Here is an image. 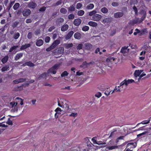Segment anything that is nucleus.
Here are the masks:
<instances>
[{
    "mask_svg": "<svg viewBox=\"0 0 151 151\" xmlns=\"http://www.w3.org/2000/svg\"><path fill=\"white\" fill-rule=\"evenodd\" d=\"M82 6V4L80 3H78L76 5V8L77 9H80Z\"/></svg>",
    "mask_w": 151,
    "mask_h": 151,
    "instance_id": "052dcab7",
    "label": "nucleus"
},
{
    "mask_svg": "<svg viewBox=\"0 0 151 151\" xmlns=\"http://www.w3.org/2000/svg\"><path fill=\"white\" fill-rule=\"evenodd\" d=\"M134 82V80L131 79H125L123 81V84L124 83L127 87L129 84Z\"/></svg>",
    "mask_w": 151,
    "mask_h": 151,
    "instance_id": "0eeeda50",
    "label": "nucleus"
},
{
    "mask_svg": "<svg viewBox=\"0 0 151 151\" xmlns=\"http://www.w3.org/2000/svg\"><path fill=\"white\" fill-rule=\"evenodd\" d=\"M31 12V11L29 9H25L22 12L24 16L26 17L29 15Z\"/></svg>",
    "mask_w": 151,
    "mask_h": 151,
    "instance_id": "9d476101",
    "label": "nucleus"
},
{
    "mask_svg": "<svg viewBox=\"0 0 151 151\" xmlns=\"http://www.w3.org/2000/svg\"><path fill=\"white\" fill-rule=\"evenodd\" d=\"M128 46H124L122 47L121 50V52L123 53L128 52L129 50V49H128Z\"/></svg>",
    "mask_w": 151,
    "mask_h": 151,
    "instance_id": "f8f14e48",
    "label": "nucleus"
},
{
    "mask_svg": "<svg viewBox=\"0 0 151 151\" xmlns=\"http://www.w3.org/2000/svg\"><path fill=\"white\" fill-rule=\"evenodd\" d=\"M81 22V20L79 18L75 19L74 20L73 23L76 26H78L80 24Z\"/></svg>",
    "mask_w": 151,
    "mask_h": 151,
    "instance_id": "ddd939ff",
    "label": "nucleus"
},
{
    "mask_svg": "<svg viewBox=\"0 0 151 151\" xmlns=\"http://www.w3.org/2000/svg\"><path fill=\"white\" fill-rule=\"evenodd\" d=\"M136 146L137 143L136 142L129 143L127 144L125 150L126 151H132L133 149L135 148Z\"/></svg>",
    "mask_w": 151,
    "mask_h": 151,
    "instance_id": "f03ea898",
    "label": "nucleus"
},
{
    "mask_svg": "<svg viewBox=\"0 0 151 151\" xmlns=\"http://www.w3.org/2000/svg\"><path fill=\"white\" fill-rule=\"evenodd\" d=\"M101 11L103 13L106 14L108 13V9L106 7H103L101 9Z\"/></svg>",
    "mask_w": 151,
    "mask_h": 151,
    "instance_id": "473e14b6",
    "label": "nucleus"
},
{
    "mask_svg": "<svg viewBox=\"0 0 151 151\" xmlns=\"http://www.w3.org/2000/svg\"><path fill=\"white\" fill-rule=\"evenodd\" d=\"M6 123L9 125H12L13 124L12 122V121L10 119V118H8V120L6 122Z\"/></svg>",
    "mask_w": 151,
    "mask_h": 151,
    "instance_id": "864d4df0",
    "label": "nucleus"
},
{
    "mask_svg": "<svg viewBox=\"0 0 151 151\" xmlns=\"http://www.w3.org/2000/svg\"><path fill=\"white\" fill-rule=\"evenodd\" d=\"M74 15L73 14H71L69 15L68 18L70 19H73L74 18Z\"/></svg>",
    "mask_w": 151,
    "mask_h": 151,
    "instance_id": "69168bd1",
    "label": "nucleus"
},
{
    "mask_svg": "<svg viewBox=\"0 0 151 151\" xmlns=\"http://www.w3.org/2000/svg\"><path fill=\"white\" fill-rule=\"evenodd\" d=\"M89 29V27L88 26H85L82 28V30L84 31H87Z\"/></svg>",
    "mask_w": 151,
    "mask_h": 151,
    "instance_id": "3c124183",
    "label": "nucleus"
},
{
    "mask_svg": "<svg viewBox=\"0 0 151 151\" xmlns=\"http://www.w3.org/2000/svg\"><path fill=\"white\" fill-rule=\"evenodd\" d=\"M101 18L102 16L101 15L96 14L92 16V20L97 22L99 21Z\"/></svg>",
    "mask_w": 151,
    "mask_h": 151,
    "instance_id": "20e7f679",
    "label": "nucleus"
},
{
    "mask_svg": "<svg viewBox=\"0 0 151 151\" xmlns=\"http://www.w3.org/2000/svg\"><path fill=\"white\" fill-rule=\"evenodd\" d=\"M94 5L93 4H88L87 7L86 9L88 10H91L93 8Z\"/></svg>",
    "mask_w": 151,
    "mask_h": 151,
    "instance_id": "7c9ffc66",
    "label": "nucleus"
},
{
    "mask_svg": "<svg viewBox=\"0 0 151 151\" xmlns=\"http://www.w3.org/2000/svg\"><path fill=\"white\" fill-rule=\"evenodd\" d=\"M111 5L114 6H116L118 5L119 4L116 2H113L111 4Z\"/></svg>",
    "mask_w": 151,
    "mask_h": 151,
    "instance_id": "774afa93",
    "label": "nucleus"
},
{
    "mask_svg": "<svg viewBox=\"0 0 151 151\" xmlns=\"http://www.w3.org/2000/svg\"><path fill=\"white\" fill-rule=\"evenodd\" d=\"M20 36V34L18 32H17L15 33L14 36V38L15 39H17Z\"/></svg>",
    "mask_w": 151,
    "mask_h": 151,
    "instance_id": "c03bdc74",
    "label": "nucleus"
},
{
    "mask_svg": "<svg viewBox=\"0 0 151 151\" xmlns=\"http://www.w3.org/2000/svg\"><path fill=\"white\" fill-rule=\"evenodd\" d=\"M23 56V53H19L17 54L14 57V59L16 60H17L20 58H21Z\"/></svg>",
    "mask_w": 151,
    "mask_h": 151,
    "instance_id": "5701e85b",
    "label": "nucleus"
},
{
    "mask_svg": "<svg viewBox=\"0 0 151 151\" xmlns=\"http://www.w3.org/2000/svg\"><path fill=\"white\" fill-rule=\"evenodd\" d=\"M140 20H139L138 18H136L134 20H133V23L134 24H136L137 23H139L141 22H140Z\"/></svg>",
    "mask_w": 151,
    "mask_h": 151,
    "instance_id": "a19ab883",
    "label": "nucleus"
},
{
    "mask_svg": "<svg viewBox=\"0 0 151 151\" xmlns=\"http://www.w3.org/2000/svg\"><path fill=\"white\" fill-rule=\"evenodd\" d=\"M64 48L63 47H60L58 48V53L60 54H61L63 53Z\"/></svg>",
    "mask_w": 151,
    "mask_h": 151,
    "instance_id": "c756f323",
    "label": "nucleus"
},
{
    "mask_svg": "<svg viewBox=\"0 0 151 151\" xmlns=\"http://www.w3.org/2000/svg\"><path fill=\"white\" fill-rule=\"evenodd\" d=\"M73 33L74 32L73 31H71L69 32L65 37L66 39L68 40L70 39V37L72 36Z\"/></svg>",
    "mask_w": 151,
    "mask_h": 151,
    "instance_id": "b1692460",
    "label": "nucleus"
},
{
    "mask_svg": "<svg viewBox=\"0 0 151 151\" xmlns=\"http://www.w3.org/2000/svg\"><path fill=\"white\" fill-rule=\"evenodd\" d=\"M18 47V45L14 46L10 48L9 50V52H12L13 50H15L16 48H17Z\"/></svg>",
    "mask_w": 151,
    "mask_h": 151,
    "instance_id": "c9c22d12",
    "label": "nucleus"
},
{
    "mask_svg": "<svg viewBox=\"0 0 151 151\" xmlns=\"http://www.w3.org/2000/svg\"><path fill=\"white\" fill-rule=\"evenodd\" d=\"M120 89L119 88V86H116L114 89V90L113 91L111 94L113 93L115 91V92H120Z\"/></svg>",
    "mask_w": 151,
    "mask_h": 151,
    "instance_id": "72a5a7b5",
    "label": "nucleus"
},
{
    "mask_svg": "<svg viewBox=\"0 0 151 151\" xmlns=\"http://www.w3.org/2000/svg\"><path fill=\"white\" fill-rule=\"evenodd\" d=\"M17 104V102H11L10 103V106L14 108L13 109L14 112L17 111L18 110Z\"/></svg>",
    "mask_w": 151,
    "mask_h": 151,
    "instance_id": "39448f33",
    "label": "nucleus"
},
{
    "mask_svg": "<svg viewBox=\"0 0 151 151\" xmlns=\"http://www.w3.org/2000/svg\"><path fill=\"white\" fill-rule=\"evenodd\" d=\"M118 147V146L117 145H113L111 146H109L107 148L109 150H115L117 149Z\"/></svg>",
    "mask_w": 151,
    "mask_h": 151,
    "instance_id": "cd10ccee",
    "label": "nucleus"
},
{
    "mask_svg": "<svg viewBox=\"0 0 151 151\" xmlns=\"http://www.w3.org/2000/svg\"><path fill=\"white\" fill-rule=\"evenodd\" d=\"M60 12L62 14H65L67 12V10L64 8H62L60 10Z\"/></svg>",
    "mask_w": 151,
    "mask_h": 151,
    "instance_id": "e433bc0d",
    "label": "nucleus"
},
{
    "mask_svg": "<svg viewBox=\"0 0 151 151\" xmlns=\"http://www.w3.org/2000/svg\"><path fill=\"white\" fill-rule=\"evenodd\" d=\"M48 73H45L41 74L38 78L39 80L41 79L42 78H46Z\"/></svg>",
    "mask_w": 151,
    "mask_h": 151,
    "instance_id": "bb28decb",
    "label": "nucleus"
},
{
    "mask_svg": "<svg viewBox=\"0 0 151 151\" xmlns=\"http://www.w3.org/2000/svg\"><path fill=\"white\" fill-rule=\"evenodd\" d=\"M78 113H74L72 112L71 114L69 115V116H72L73 117H75L77 116Z\"/></svg>",
    "mask_w": 151,
    "mask_h": 151,
    "instance_id": "a18cd8bd",
    "label": "nucleus"
},
{
    "mask_svg": "<svg viewBox=\"0 0 151 151\" xmlns=\"http://www.w3.org/2000/svg\"><path fill=\"white\" fill-rule=\"evenodd\" d=\"M84 14V12L83 10H80L78 11V15L79 16H82Z\"/></svg>",
    "mask_w": 151,
    "mask_h": 151,
    "instance_id": "79ce46f5",
    "label": "nucleus"
},
{
    "mask_svg": "<svg viewBox=\"0 0 151 151\" xmlns=\"http://www.w3.org/2000/svg\"><path fill=\"white\" fill-rule=\"evenodd\" d=\"M30 46L31 44L29 43L25 44V45H23L20 48V50H23L25 49L28 47H30Z\"/></svg>",
    "mask_w": 151,
    "mask_h": 151,
    "instance_id": "a878e982",
    "label": "nucleus"
},
{
    "mask_svg": "<svg viewBox=\"0 0 151 151\" xmlns=\"http://www.w3.org/2000/svg\"><path fill=\"white\" fill-rule=\"evenodd\" d=\"M73 45L72 43L66 44L64 45L66 49H68L72 47Z\"/></svg>",
    "mask_w": 151,
    "mask_h": 151,
    "instance_id": "f704fd0d",
    "label": "nucleus"
},
{
    "mask_svg": "<svg viewBox=\"0 0 151 151\" xmlns=\"http://www.w3.org/2000/svg\"><path fill=\"white\" fill-rule=\"evenodd\" d=\"M122 83L123 81L121 83L120 85L119 86V88L120 89V91L125 89L127 88V87L124 84H124H123Z\"/></svg>",
    "mask_w": 151,
    "mask_h": 151,
    "instance_id": "412c9836",
    "label": "nucleus"
},
{
    "mask_svg": "<svg viewBox=\"0 0 151 151\" xmlns=\"http://www.w3.org/2000/svg\"><path fill=\"white\" fill-rule=\"evenodd\" d=\"M139 1V0H130V4H137L138 3Z\"/></svg>",
    "mask_w": 151,
    "mask_h": 151,
    "instance_id": "58836bf2",
    "label": "nucleus"
},
{
    "mask_svg": "<svg viewBox=\"0 0 151 151\" xmlns=\"http://www.w3.org/2000/svg\"><path fill=\"white\" fill-rule=\"evenodd\" d=\"M85 45L86 48L88 49H90L92 47V45L90 43H86Z\"/></svg>",
    "mask_w": 151,
    "mask_h": 151,
    "instance_id": "8fccbe9b",
    "label": "nucleus"
},
{
    "mask_svg": "<svg viewBox=\"0 0 151 151\" xmlns=\"http://www.w3.org/2000/svg\"><path fill=\"white\" fill-rule=\"evenodd\" d=\"M97 13V11L96 10H94L89 13V15L90 16H93Z\"/></svg>",
    "mask_w": 151,
    "mask_h": 151,
    "instance_id": "ea45409f",
    "label": "nucleus"
},
{
    "mask_svg": "<svg viewBox=\"0 0 151 151\" xmlns=\"http://www.w3.org/2000/svg\"><path fill=\"white\" fill-rule=\"evenodd\" d=\"M60 43V40H56L53 42L51 46V47H52L53 49L55 47L58 45H59Z\"/></svg>",
    "mask_w": 151,
    "mask_h": 151,
    "instance_id": "1a4fd4ad",
    "label": "nucleus"
},
{
    "mask_svg": "<svg viewBox=\"0 0 151 151\" xmlns=\"http://www.w3.org/2000/svg\"><path fill=\"white\" fill-rule=\"evenodd\" d=\"M23 65L24 66L27 65L30 67H33L34 66V64L30 61L26 62L24 64H23Z\"/></svg>",
    "mask_w": 151,
    "mask_h": 151,
    "instance_id": "c85d7f7f",
    "label": "nucleus"
},
{
    "mask_svg": "<svg viewBox=\"0 0 151 151\" xmlns=\"http://www.w3.org/2000/svg\"><path fill=\"white\" fill-rule=\"evenodd\" d=\"M69 27L68 25L67 24L63 25L61 27V30L62 31L64 32L66 31Z\"/></svg>",
    "mask_w": 151,
    "mask_h": 151,
    "instance_id": "6ab92c4d",
    "label": "nucleus"
},
{
    "mask_svg": "<svg viewBox=\"0 0 151 151\" xmlns=\"http://www.w3.org/2000/svg\"><path fill=\"white\" fill-rule=\"evenodd\" d=\"M133 9L134 11L135 12L136 14H137V9L135 6H134L133 7Z\"/></svg>",
    "mask_w": 151,
    "mask_h": 151,
    "instance_id": "338daca9",
    "label": "nucleus"
},
{
    "mask_svg": "<svg viewBox=\"0 0 151 151\" xmlns=\"http://www.w3.org/2000/svg\"><path fill=\"white\" fill-rule=\"evenodd\" d=\"M15 101H16L17 103H20V104L22 105L23 104V100L19 97H17L15 99Z\"/></svg>",
    "mask_w": 151,
    "mask_h": 151,
    "instance_id": "f3484780",
    "label": "nucleus"
},
{
    "mask_svg": "<svg viewBox=\"0 0 151 151\" xmlns=\"http://www.w3.org/2000/svg\"><path fill=\"white\" fill-rule=\"evenodd\" d=\"M111 21V18H106L104 19L102 21V22L104 24L108 23Z\"/></svg>",
    "mask_w": 151,
    "mask_h": 151,
    "instance_id": "dca6fc26",
    "label": "nucleus"
},
{
    "mask_svg": "<svg viewBox=\"0 0 151 151\" xmlns=\"http://www.w3.org/2000/svg\"><path fill=\"white\" fill-rule=\"evenodd\" d=\"M147 32V30L146 29H142L141 31H140L141 35H143L145 34Z\"/></svg>",
    "mask_w": 151,
    "mask_h": 151,
    "instance_id": "603ef678",
    "label": "nucleus"
},
{
    "mask_svg": "<svg viewBox=\"0 0 151 151\" xmlns=\"http://www.w3.org/2000/svg\"><path fill=\"white\" fill-rule=\"evenodd\" d=\"M135 31L136 32L134 33V35H136L138 33H139L140 32V31L137 29H136Z\"/></svg>",
    "mask_w": 151,
    "mask_h": 151,
    "instance_id": "0e129e2a",
    "label": "nucleus"
},
{
    "mask_svg": "<svg viewBox=\"0 0 151 151\" xmlns=\"http://www.w3.org/2000/svg\"><path fill=\"white\" fill-rule=\"evenodd\" d=\"M88 24L92 27H96L98 25L97 23L93 21H90L88 22Z\"/></svg>",
    "mask_w": 151,
    "mask_h": 151,
    "instance_id": "aec40b11",
    "label": "nucleus"
},
{
    "mask_svg": "<svg viewBox=\"0 0 151 151\" xmlns=\"http://www.w3.org/2000/svg\"><path fill=\"white\" fill-rule=\"evenodd\" d=\"M146 17V12H145L144 14V15L141 17L140 21V22H142L144 19Z\"/></svg>",
    "mask_w": 151,
    "mask_h": 151,
    "instance_id": "13d9d810",
    "label": "nucleus"
},
{
    "mask_svg": "<svg viewBox=\"0 0 151 151\" xmlns=\"http://www.w3.org/2000/svg\"><path fill=\"white\" fill-rule=\"evenodd\" d=\"M123 15L122 12H117L114 14V17L115 18H119L122 17Z\"/></svg>",
    "mask_w": 151,
    "mask_h": 151,
    "instance_id": "4468645a",
    "label": "nucleus"
},
{
    "mask_svg": "<svg viewBox=\"0 0 151 151\" xmlns=\"http://www.w3.org/2000/svg\"><path fill=\"white\" fill-rule=\"evenodd\" d=\"M62 3V0H60L58 1L55 4V5H52V6L53 7L54 6H58L60 5Z\"/></svg>",
    "mask_w": 151,
    "mask_h": 151,
    "instance_id": "37998d69",
    "label": "nucleus"
},
{
    "mask_svg": "<svg viewBox=\"0 0 151 151\" xmlns=\"http://www.w3.org/2000/svg\"><path fill=\"white\" fill-rule=\"evenodd\" d=\"M150 121V119H149V120H144L141 122V124H148L149 123Z\"/></svg>",
    "mask_w": 151,
    "mask_h": 151,
    "instance_id": "09e8293b",
    "label": "nucleus"
},
{
    "mask_svg": "<svg viewBox=\"0 0 151 151\" xmlns=\"http://www.w3.org/2000/svg\"><path fill=\"white\" fill-rule=\"evenodd\" d=\"M60 64H57L54 65L52 67L50 68L48 71V73H52L53 74H55L57 70L60 67Z\"/></svg>",
    "mask_w": 151,
    "mask_h": 151,
    "instance_id": "f257e3e1",
    "label": "nucleus"
},
{
    "mask_svg": "<svg viewBox=\"0 0 151 151\" xmlns=\"http://www.w3.org/2000/svg\"><path fill=\"white\" fill-rule=\"evenodd\" d=\"M50 40V38L49 37H47L45 39V41L46 43L49 42Z\"/></svg>",
    "mask_w": 151,
    "mask_h": 151,
    "instance_id": "680f3d73",
    "label": "nucleus"
},
{
    "mask_svg": "<svg viewBox=\"0 0 151 151\" xmlns=\"http://www.w3.org/2000/svg\"><path fill=\"white\" fill-rule=\"evenodd\" d=\"M20 4L19 3H15L13 7L14 9L15 10H17Z\"/></svg>",
    "mask_w": 151,
    "mask_h": 151,
    "instance_id": "4c0bfd02",
    "label": "nucleus"
},
{
    "mask_svg": "<svg viewBox=\"0 0 151 151\" xmlns=\"http://www.w3.org/2000/svg\"><path fill=\"white\" fill-rule=\"evenodd\" d=\"M43 44V41L41 39H38L36 43V45L37 46H40Z\"/></svg>",
    "mask_w": 151,
    "mask_h": 151,
    "instance_id": "2eb2a0df",
    "label": "nucleus"
},
{
    "mask_svg": "<svg viewBox=\"0 0 151 151\" xmlns=\"http://www.w3.org/2000/svg\"><path fill=\"white\" fill-rule=\"evenodd\" d=\"M9 70V66L8 65H6L3 67L1 69V70L2 72L5 71Z\"/></svg>",
    "mask_w": 151,
    "mask_h": 151,
    "instance_id": "2f4dec72",
    "label": "nucleus"
},
{
    "mask_svg": "<svg viewBox=\"0 0 151 151\" xmlns=\"http://www.w3.org/2000/svg\"><path fill=\"white\" fill-rule=\"evenodd\" d=\"M83 45L82 44H79L77 47V50H81L82 48Z\"/></svg>",
    "mask_w": 151,
    "mask_h": 151,
    "instance_id": "4d7b16f0",
    "label": "nucleus"
},
{
    "mask_svg": "<svg viewBox=\"0 0 151 151\" xmlns=\"http://www.w3.org/2000/svg\"><path fill=\"white\" fill-rule=\"evenodd\" d=\"M95 96L96 97L99 98L101 96V93L100 92H98L95 94Z\"/></svg>",
    "mask_w": 151,
    "mask_h": 151,
    "instance_id": "e2e57ef3",
    "label": "nucleus"
},
{
    "mask_svg": "<svg viewBox=\"0 0 151 151\" xmlns=\"http://www.w3.org/2000/svg\"><path fill=\"white\" fill-rule=\"evenodd\" d=\"M115 58L112 57H109L107 58L106 60V63L108 66L111 67V65L114 62Z\"/></svg>",
    "mask_w": 151,
    "mask_h": 151,
    "instance_id": "7ed1b4c3",
    "label": "nucleus"
},
{
    "mask_svg": "<svg viewBox=\"0 0 151 151\" xmlns=\"http://www.w3.org/2000/svg\"><path fill=\"white\" fill-rule=\"evenodd\" d=\"M55 111L56 112H57V113H56L55 114V116H56V114H57V113H58V112H59H59H61V111H62V110H61V109L60 108H58H58H57L55 109Z\"/></svg>",
    "mask_w": 151,
    "mask_h": 151,
    "instance_id": "5fc2aeb1",
    "label": "nucleus"
},
{
    "mask_svg": "<svg viewBox=\"0 0 151 151\" xmlns=\"http://www.w3.org/2000/svg\"><path fill=\"white\" fill-rule=\"evenodd\" d=\"M64 21V19L63 18H59L57 19L56 21V23L57 25L60 26L61 25L62 23Z\"/></svg>",
    "mask_w": 151,
    "mask_h": 151,
    "instance_id": "9b49d317",
    "label": "nucleus"
},
{
    "mask_svg": "<svg viewBox=\"0 0 151 151\" xmlns=\"http://www.w3.org/2000/svg\"><path fill=\"white\" fill-rule=\"evenodd\" d=\"M26 79L25 78H21L16 79L13 81V83L14 84H17L23 82L25 81Z\"/></svg>",
    "mask_w": 151,
    "mask_h": 151,
    "instance_id": "6e6552de",
    "label": "nucleus"
},
{
    "mask_svg": "<svg viewBox=\"0 0 151 151\" xmlns=\"http://www.w3.org/2000/svg\"><path fill=\"white\" fill-rule=\"evenodd\" d=\"M143 71V70H136L135 71L134 73V78L135 79H136L137 77L138 76H139L140 74Z\"/></svg>",
    "mask_w": 151,
    "mask_h": 151,
    "instance_id": "423d86ee",
    "label": "nucleus"
},
{
    "mask_svg": "<svg viewBox=\"0 0 151 151\" xmlns=\"http://www.w3.org/2000/svg\"><path fill=\"white\" fill-rule=\"evenodd\" d=\"M75 8L74 6L72 5L68 8V11L70 12H73L75 11Z\"/></svg>",
    "mask_w": 151,
    "mask_h": 151,
    "instance_id": "de8ad7c7",
    "label": "nucleus"
},
{
    "mask_svg": "<svg viewBox=\"0 0 151 151\" xmlns=\"http://www.w3.org/2000/svg\"><path fill=\"white\" fill-rule=\"evenodd\" d=\"M148 133V132L147 131H145L144 132H142V133L139 134L137 135V137H140L141 136H142L143 135L147 133Z\"/></svg>",
    "mask_w": 151,
    "mask_h": 151,
    "instance_id": "6e6d98bb",
    "label": "nucleus"
},
{
    "mask_svg": "<svg viewBox=\"0 0 151 151\" xmlns=\"http://www.w3.org/2000/svg\"><path fill=\"white\" fill-rule=\"evenodd\" d=\"M36 6V4L33 2H30L28 4V6L30 8L34 9Z\"/></svg>",
    "mask_w": 151,
    "mask_h": 151,
    "instance_id": "a211bd4d",
    "label": "nucleus"
},
{
    "mask_svg": "<svg viewBox=\"0 0 151 151\" xmlns=\"http://www.w3.org/2000/svg\"><path fill=\"white\" fill-rule=\"evenodd\" d=\"M32 34L31 32H29L27 35V38L29 39H31L32 37Z\"/></svg>",
    "mask_w": 151,
    "mask_h": 151,
    "instance_id": "bf43d9fd",
    "label": "nucleus"
},
{
    "mask_svg": "<svg viewBox=\"0 0 151 151\" xmlns=\"http://www.w3.org/2000/svg\"><path fill=\"white\" fill-rule=\"evenodd\" d=\"M9 59V57L8 55L5 56L4 58H3L1 61L3 64L6 63L8 60Z\"/></svg>",
    "mask_w": 151,
    "mask_h": 151,
    "instance_id": "393cba45",
    "label": "nucleus"
},
{
    "mask_svg": "<svg viewBox=\"0 0 151 151\" xmlns=\"http://www.w3.org/2000/svg\"><path fill=\"white\" fill-rule=\"evenodd\" d=\"M74 37L76 39L79 40L81 37V35L80 33L76 32L74 34Z\"/></svg>",
    "mask_w": 151,
    "mask_h": 151,
    "instance_id": "4be33fe9",
    "label": "nucleus"
},
{
    "mask_svg": "<svg viewBox=\"0 0 151 151\" xmlns=\"http://www.w3.org/2000/svg\"><path fill=\"white\" fill-rule=\"evenodd\" d=\"M68 74V73L66 71H65L61 74V76L63 77L65 76H67Z\"/></svg>",
    "mask_w": 151,
    "mask_h": 151,
    "instance_id": "49530a36",
    "label": "nucleus"
}]
</instances>
